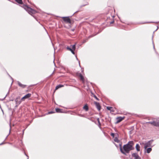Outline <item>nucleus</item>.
I'll return each mask as SVG.
<instances>
[{"label": "nucleus", "instance_id": "nucleus-1", "mask_svg": "<svg viewBox=\"0 0 159 159\" xmlns=\"http://www.w3.org/2000/svg\"><path fill=\"white\" fill-rule=\"evenodd\" d=\"M134 144L133 141H129L127 144L124 145L122 148V144L121 143L119 144L120 151L122 154L126 155L127 153H129L130 151L134 149V148L133 147Z\"/></svg>", "mask_w": 159, "mask_h": 159}, {"label": "nucleus", "instance_id": "nucleus-2", "mask_svg": "<svg viewBox=\"0 0 159 159\" xmlns=\"http://www.w3.org/2000/svg\"><path fill=\"white\" fill-rule=\"evenodd\" d=\"M24 8L25 9L28 11V13L30 14L33 13L35 11L34 10L28 7L26 5H24Z\"/></svg>", "mask_w": 159, "mask_h": 159}, {"label": "nucleus", "instance_id": "nucleus-3", "mask_svg": "<svg viewBox=\"0 0 159 159\" xmlns=\"http://www.w3.org/2000/svg\"><path fill=\"white\" fill-rule=\"evenodd\" d=\"M153 140H151L144 144V148L146 150L147 147H150Z\"/></svg>", "mask_w": 159, "mask_h": 159}, {"label": "nucleus", "instance_id": "nucleus-4", "mask_svg": "<svg viewBox=\"0 0 159 159\" xmlns=\"http://www.w3.org/2000/svg\"><path fill=\"white\" fill-rule=\"evenodd\" d=\"M61 18H62L63 20L65 22L69 24L71 23L70 19L68 17H62Z\"/></svg>", "mask_w": 159, "mask_h": 159}, {"label": "nucleus", "instance_id": "nucleus-5", "mask_svg": "<svg viewBox=\"0 0 159 159\" xmlns=\"http://www.w3.org/2000/svg\"><path fill=\"white\" fill-rule=\"evenodd\" d=\"M15 101L16 105H19L23 101L22 100H21V98L20 99V97H18L15 99Z\"/></svg>", "mask_w": 159, "mask_h": 159}, {"label": "nucleus", "instance_id": "nucleus-6", "mask_svg": "<svg viewBox=\"0 0 159 159\" xmlns=\"http://www.w3.org/2000/svg\"><path fill=\"white\" fill-rule=\"evenodd\" d=\"M31 94L30 93H28L26 95H25L24 96L22 97L21 98V100H22L23 101H25V99L28 98H30L31 96Z\"/></svg>", "mask_w": 159, "mask_h": 159}, {"label": "nucleus", "instance_id": "nucleus-7", "mask_svg": "<svg viewBox=\"0 0 159 159\" xmlns=\"http://www.w3.org/2000/svg\"><path fill=\"white\" fill-rule=\"evenodd\" d=\"M147 123L150 124L154 126H159V122H156L155 121H153L152 122H147Z\"/></svg>", "mask_w": 159, "mask_h": 159}, {"label": "nucleus", "instance_id": "nucleus-8", "mask_svg": "<svg viewBox=\"0 0 159 159\" xmlns=\"http://www.w3.org/2000/svg\"><path fill=\"white\" fill-rule=\"evenodd\" d=\"M125 118V117H122L121 116L118 117L116 118V124L118 123L121 121H122L123 120H124Z\"/></svg>", "mask_w": 159, "mask_h": 159}, {"label": "nucleus", "instance_id": "nucleus-9", "mask_svg": "<svg viewBox=\"0 0 159 159\" xmlns=\"http://www.w3.org/2000/svg\"><path fill=\"white\" fill-rule=\"evenodd\" d=\"M132 156L134 157V159H141V157L136 153H133L132 154Z\"/></svg>", "mask_w": 159, "mask_h": 159}, {"label": "nucleus", "instance_id": "nucleus-10", "mask_svg": "<svg viewBox=\"0 0 159 159\" xmlns=\"http://www.w3.org/2000/svg\"><path fill=\"white\" fill-rule=\"evenodd\" d=\"M94 103L98 110L99 111H100L101 109V106H100V104L98 102H94Z\"/></svg>", "mask_w": 159, "mask_h": 159}, {"label": "nucleus", "instance_id": "nucleus-11", "mask_svg": "<svg viewBox=\"0 0 159 159\" xmlns=\"http://www.w3.org/2000/svg\"><path fill=\"white\" fill-rule=\"evenodd\" d=\"M17 84L20 87L24 88L26 87L27 85H24L21 84L20 82L18 81L17 82Z\"/></svg>", "mask_w": 159, "mask_h": 159}, {"label": "nucleus", "instance_id": "nucleus-12", "mask_svg": "<svg viewBox=\"0 0 159 159\" xmlns=\"http://www.w3.org/2000/svg\"><path fill=\"white\" fill-rule=\"evenodd\" d=\"M66 49L67 50L70 51L73 54H75V52L73 51V50L71 48V47H69L68 46L66 47Z\"/></svg>", "mask_w": 159, "mask_h": 159}, {"label": "nucleus", "instance_id": "nucleus-13", "mask_svg": "<svg viewBox=\"0 0 159 159\" xmlns=\"http://www.w3.org/2000/svg\"><path fill=\"white\" fill-rule=\"evenodd\" d=\"M63 86H64V85L62 84H59L56 86V87L55 88V90L58 89H59L60 88L63 87Z\"/></svg>", "mask_w": 159, "mask_h": 159}, {"label": "nucleus", "instance_id": "nucleus-14", "mask_svg": "<svg viewBox=\"0 0 159 159\" xmlns=\"http://www.w3.org/2000/svg\"><path fill=\"white\" fill-rule=\"evenodd\" d=\"M83 109L84 110L86 111H87L89 110V108L87 104L85 105L83 107Z\"/></svg>", "mask_w": 159, "mask_h": 159}, {"label": "nucleus", "instance_id": "nucleus-15", "mask_svg": "<svg viewBox=\"0 0 159 159\" xmlns=\"http://www.w3.org/2000/svg\"><path fill=\"white\" fill-rule=\"evenodd\" d=\"M135 148H136V149L137 151L138 152L140 151V147L138 144H137L136 145V146H135Z\"/></svg>", "mask_w": 159, "mask_h": 159}, {"label": "nucleus", "instance_id": "nucleus-16", "mask_svg": "<svg viewBox=\"0 0 159 159\" xmlns=\"http://www.w3.org/2000/svg\"><path fill=\"white\" fill-rule=\"evenodd\" d=\"M56 111L58 113H61L62 111V110L60 108H57L56 109Z\"/></svg>", "mask_w": 159, "mask_h": 159}, {"label": "nucleus", "instance_id": "nucleus-17", "mask_svg": "<svg viewBox=\"0 0 159 159\" xmlns=\"http://www.w3.org/2000/svg\"><path fill=\"white\" fill-rule=\"evenodd\" d=\"M114 140L115 142L117 143H119L120 142V140L117 137H116L115 138Z\"/></svg>", "mask_w": 159, "mask_h": 159}, {"label": "nucleus", "instance_id": "nucleus-18", "mask_svg": "<svg viewBox=\"0 0 159 159\" xmlns=\"http://www.w3.org/2000/svg\"><path fill=\"white\" fill-rule=\"evenodd\" d=\"M79 77H80V80H81L82 81L84 82V78L82 74H80V76H79Z\"/></svg>", "mask_w": 159, "mask_h": 159}, {"label": "nucleus", "instance_id": "nucleus-19", "mask_svg": "<svg viewBox=\"0 0 159 159\" xmlns=\"http://www.w3.org/2000/svg\"><path fill=\"white\" fill-rule=\"evenodd\" d=\"M75 45L76 43L73 45H71L70 47H71L72 49L73 50V51L74 52V51L75 50Z\"/></svg>", "mask_w": 159, "mask_h": 159}, {"label": "nucleus", "instance_id": "nucleus-20", "mask_svg": "<svg viewBox=\"0 0 159 159\" xmlns=\"http://www.w3.org/2000/svg\"><path fill=\"white\" fill-rule=\"evenodd\" d=\"M152 150V148H147V153H149Z\"/></svg>", "mask_w": 159, "mask_h": 159}, {"label": "nucleus", "instance_id": "nucleus-21", "mask_svg": "<svg viewBox=\"0 0 159 159\" xmlns=\"http://www.w3.org/2000/svg\"><path fill=\"white\" fill-rule=\"evenodd\" d=\"M15 1L20 4H22L23 3L22 0H15Z\"/></svg>", "mask_w": 159, "mask_h": 159}, {"label": "nucleus", "instance_id": "nucleus-22", "mask_svg": "<svg viewBox=\"0 0 159 159\" xmlns=\"http://www.w3.org/2000/svg\"><path fill=\"white\" fill-rule=\"evenodd\" d=\"M81 74L80 73H79V72H77L76 73V75L78 76V77H79V76H80V74Z\"/></svg>", "mask_w": 159, "mask_h": 159}, {"label": "nucleus", "instance_id": "nucleus-23", "mask_svg": "<svg viewBox=\"0 0 159 159\" xmlns=\"http://www.w3.org/2000/svg\"><path fill=\"white\" fill-rule=\"evenodd\" d=\"M112 108V107H107V109L109 110H111V109Z\"/></svg>", "mask_w": 159, "mask_h": 159}, {"label": "nucleus", "instance_id": "nucleus-24", "mask_svg": "<svg viewBox=\"0 0 159 159\" xmlns=\"http://www.w3.org/2000/svg\"><path fill=\"white\" fill-rule=\"evenodd\" d=\"M115 134L113 133H111V136H112L113 138L114 137Z\"/></svg>", "mask_w": 159, "mask_h": 159}, {"label": "nucleus", "instance_id": "nucleus-25", "mask_svg": "<svg viewBox=\"0 0 159 159\" xmlns=\"http://www.w3.org/2000/svg\"><path fill=\"white\" fill-rule=\"evenodd\" d=\"M93 97L95 98L97 100H99V99H98V98L95 95H93Z\"/></svg>", "mask_w": 159, "mask_h": 159}, {"label": "nucleus", "instance_id": "nucleus-26", "mask_svg": "<svg viewBox=\"0 0 159 159\" xmlns=\"http://www.w3.org/2000/svg\"><path fill=\"white\" fill-rule=\"evenodd\" d=\"M98 125L99 127L100 128H101V123H100V122H98Z\"/></svg>", "mask_w": 159, "mask_h": 159}, {"label": "nucleus", "instance_id": "nucleus-27", "mask_svg": "<svg viewBox=\"0 0 159 159\" xmlns=\"http://www.w3.org/2000/svg\"><path fill=\"white\" fill-rule=\"evenodd\" d=\"M54 113V112L51 111L49 112L48 113L49 114H52V113Z\"/></svg>", "mask_w": 159, "mask_h": 159}, {"label": "nucleus", "instance_id": "nucleus-28", "mask_svg": "<svg viewBox=\"0 0 159 159\" xmlns=\"http://www.w3.org/2000/svg\"><path fill=\"white\" fill-rule=\"evenodd\" d=\"M79 116L81 117H84V115H82V114H79Z\"/></svg>", "mask_w": 159, "mask_h": 159}, {"label": "nucleus", "instance_id": "nucleus-29", "mask_svg": "<svg viewBox=\"0 0 159 159\" xmlns=\"http://www.w3.org/2000/svg\"><path fill=\"white\" fill-rule=\"evenodd\" d=\"M97 120L98 122H100V120H99V118H98L97 119Z\"/></svg>", "mask_w": 159, "mask_h": 159}, {"label": "nucleus", "instance_id": "nucleus-30", "mask_svg": "<svg viewBox=\"0 0 159 159\" xmlns=\"http://www.w3.org/2000/svg\"><path fill=\"white\" fill-rule=\"evenodd\" d=\"M4 144V142H2V143L0 144V145H2V144Z\"/></svg>", "mask_w": 159, "mask_h": 159}, {"label": "nucleus", "instance_id": "nucleus-31", "mask_svg": "<svg viewBox=\"0 0 159 159\" xmlns=\"http://www.w3.org/2000/svg\"><path fill=\"white\" fill-rule=\"evenodd\" d=\"M113 22H114V21H112V22H110V24H112V23H113Z\"/></svg>", "mask_w": 159, "mask_h": 159}, {"label": "nucleus", "instance_id": "nucleus-32", "mask_svg": "<svg viewBox=\"0 0 159 159\" xmlns=\"http://www.w3.org/2000/svg\"><path fill=\"white\" fill-rule=\"evenodd\" d=\"M114 144H115V145L117 147H118V146H117V145L115 144V143H114Z\"/></svg>", "mask_w": 159, "mask_h": 159}, {"label": "nucleus", "instance_id": "nucleus-33", "mask_svg": "<svg viewBox=\"0 0 159 159\" xmlns=\"http://www.w3.org/2000/svg\"><path fill=\"white\" fill-rule=\"evenodd\" d=\"M92 36V35H90L89 36V37H91L92 36Z\"/></svg>", "mask_w": 159, "mask_h": 159}]
</instances>
